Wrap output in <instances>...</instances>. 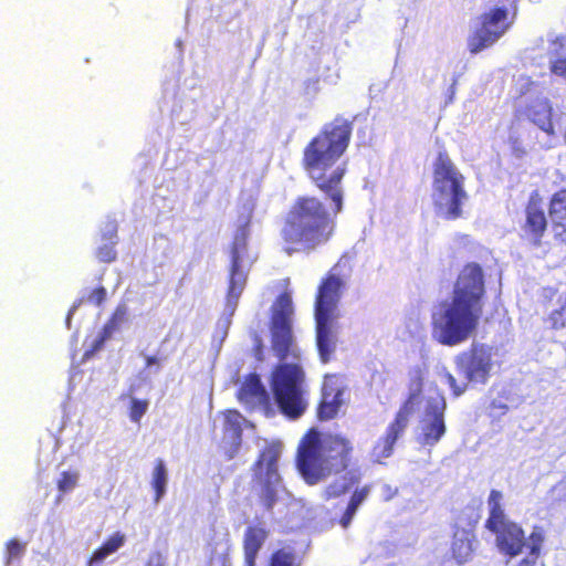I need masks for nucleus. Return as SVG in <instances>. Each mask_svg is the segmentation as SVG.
Listing matches in <instances>:
<instances>
[{
    "label": "nucleus",
    "instance_id": "obj_1",
    "mask_svg": "<svg viewBox=\"0 0 566 566\" xmlns=\"http://www.w3.org/2000/svg\"><path fill=\"white\" fill-rule=\"evenodd\" d=\"M353 134V120L335 117L303 149L302 168L312 184L331 201L332 212L317 197L297 196L282 219V251L292 256L310 254L326 245L336 232V216L344 208L343 180L347 164L338 163Z\"/></svg>",
    "mask_w": 566,
    "mask_h": 566
},
{
    "label": "nucleus",
    "instance_id": "obj_2",
    "mask_svg": "<svg viewBox=\"0 0 566 566\" xmlns=\"http://www.w3.org/2000/svg\"><path fill=\"white\" fill-rule=\"evenodd\" d=\"M295 306L289 292L280 293L270 307L271 350L280 361L272 370L270 387L280 411L290 419L300 418L307 409L305 373L298 364L285 363L300 357L293 324Z\"/></svg>",
    "mask_w": 566,
    "mask_h": 566
},
{
    "label": "nucleus",
    "instance_id": "obj_3",
    "mask_svg": "<svg viewBox=\"0 0 566 566\" xmlns=\"http://www.w3.org/2000/svg\"><path fill=\"white\" fill-rule=\"evenodd\" d=\"M485 294L484 275L480 264L467 263L454 283L450 301L440 304L432 315L436 340L446 346H455L476 331L483 314Z\"/></svg>",
    "mask_w": 566,
    "mask_h": 566
},
{
    "label": "nucleus",
    "instance_id": "obj_4",
    "mask_svg": "<svg viewBox=\"0 0 566 566\" xmlns=\"http://www.w3.org/2000/svg\"><path fill=\"white\" fill-rule=\"evenodd\" d=\"M354 446L339 433L322 437L316 428L308 429L297 446L296 468L304 481L314 485L331 472L339 473L353 462Z\"/></svg>",
    "mask_w": 566,
    "mask_h": 566
},
{
    "label": "nucleus",
    "instance_id": "obj_5",
    "mask_svg": "<svg viewBox=\"0 0 566 566\" xmlns=\"http://www.w3.org/2000/svg\"><path fill=\"white\" fill-rule=\"evenodd\" d=\"M343 258L321 280L315 294L314 319L315 340L319 360L327 364L332 360L337 348V321L340 317L338 304L345 287L344 280L335 273L346 265Z\"/></svg>",
    "mask_w": 566,
    "mask_h": 566
},
{
    "label": "nucleus",
    "instance_id": "obj_6",
    "mask_svg": "<svg viewBox=\"0 0 566 566\" xmlns=\"http://www.w3.org/2000/svg\"><path fill=\"white\" fill-rule=\"evenodd\" d=\"M433 203L446 220L463 216L462 205L468 199L464 176L459 171L447 151H440L433 164Z\"/></svg>",
    "mask_w": 566,
    "mask_h": 566
},
{
    "label": "nucleus",
    "instance_id": "obj_7",
    "mask_svg": "<svg viewBox=\"0 0 566 566\" xmlns=\"http://www.w3.org/2000/svg\"><path fill=\"white\" fill-rule=\"evenodd\" d=\"M502 492L491 490L488 497L489 517L485 527L495 535L499 552L509 559L521 555L527 546L528 537L520 524L511 521L502 505Z\"/></svg>",
    "mask_w": 566,
    "mask_h": 566
},
{
    "label": "nucleus",
    "instance_id": "obj_8",
    "mask_svg": "<svg viewBox=\"0 0 566 566\" xmlns=\"http://www.w3.org/2000/svg\"><path fill=\"white\" fill-rule=\"evenodd\" d=\"M281 455L280 443H269L259 453L252 464L253 482L260 488L259 500L270 511L277 501V488L282 482L277 462Z\"/></svg>",
    "mask_w": 566,
    "mask_h": 566
},
{
    "label": "nucleus",
    "instance_id": "obj_9",
    "mask_svg": "<svg viewBox=\"0 0 566 566\" xmlns=\"http://www.w3.org/2000/svg\"><path fill=\"white\" fill-rule=\"evenodd\" d=\"M509 10L505 7H494L479 17V23L468 38V50L476 54L502 38L510 29Z\"/></svg>",
    "mask_w": 566,
    "mask_h": 566
},
{
    "label": "nucleus",
    "instance_id": "obj_10",
    "mask_svg": "<svg viewBox=\"0 0 566 566\" xmlns=\"http://www.w3.org/2000/svg\"><path fill=\"white\" fill-rule=\"evenodd\" d=\"M416 397V394L408 397L396 412L392 421L387 426L384 434L374 443L370 451L373 462L382 464L386 459L394 454L396 442L403 436L408 427Z\"/></svg>",
    "mask_w": 566,
    "mask_h": 566
},
{
    "label": "nucleus",
    "instance_id": "obj_11",
    "mask_svg": "<svg viewBox=\"0 0 566 566\" xmlns=\"http://www.w3.org/2000/svg\"><path fill=\"white\" fill-rule=\"evenodd\" d=\"M492 365L491 350L482 344H473L457 357L458 368L472 382H486Z\"/></svg>",
    "mask_w": 566,
    "mask_h": 566
},
{
    "label": "nucleus",
    "instance_id": "obj_12",
    "mask_svg": "<svg viewBox=\"0 0 566 566\" xmlns=\"http://www.w3.org/2000/svg\"><path fill=\"white\" fill-rule=\"evenodd\" d=\"M478 523V514L471 515L461 512L455 518L451 555L458 564L468 562L473 555V543L476 539L475 528Z\"/></svg>",
    "mask_w": 566,
    "mask_h": 566
},
{
    "label": "nucleus",
    "instance_id": "obj_13",
    "mask_svg": "<svg viewBox=\"0 0 566 566\" xmlns=\"http://www.w3.org/2000/svg\"><path fill=\"white\" fill-rule=\"evenodd\" d=\"M524 222L521 226L524 237L535 247L542 245V240L548 228V219L544 210V199L538 190L530 193L524 208Z\"/></svg>",
    "mask_w": 566,
    "mask_h": 566
},
{
    "label": "nucleus",
    "instance_id": "obj_14",
    "mask_svg": "<svg viewBox=\"0 0 566 566\" xmlns=\"http://www.w3.org/2000/svg\"><path fill=\"white\" fill-rule=\"evenodd\" d=\"M446 402L430 401L420 420V434L418 442L423 447L436 446L446 433L444 423Z\"/></svg>",
    "mask_w": 566,
    "mask_h": 566
},
{
    "label": "nucleus",
    "instance_id": "obj_15",
    "mask_svg": "<svg viewBox=\"0 0 566 566\" xmlns=\"http://www.w3.org/2000/svg\"><path fill=\"white\" fill-rule=\"evenodd\" d=\"M344 388L336 375L325 376L322 398L317 406V417L322 421L334 419L343 405Z\"/></svg>",
    "mask_w": 566,
    "mask_h": 566
},
{
    "label": "nucleus",
    "instance_id": "obj_16",
    "mask_svg": "<svg viewBox=\"0 0 566 566\" xmlns=\"http://www.w3.org/2000/svg\"><path fill=\"white\" fill-rule=\"evenodd\" d=\"M548 218L554 238L566 243V189L554 192L548 202Z\"/></svg>",
    "mask_w": 566,
    "mask_h": 566
},
{
    "label": "nucleus",
    "instance_id": "obj_17",
    "mask_svg": "<svg viewBox=\"0 0 566 566\" xmlns=\"http://www.w3.org/2000/svg\"><path fill=\"white\" fill-rule=\"evenodd\" d=\"M269 537V531L260 525H249L243 534L242 548L244 566H256L260 551Z\"/></svg>",
    "mask_w": 566,
    "mask_h": 566
},
{
    "label": "nucleus",
    "instance_id": "obj_18",
    "mask_svg": "<svg viewBox=\"0 0 566 566\" xmlns=\"http://www.w3.org/2000/svg\"><path fill=\"white\" fill-rule=\"evenodd\" d=\"M526 117L548 136L555 135L553 107L548 99H535L525 108Z\"/></svg>",
    "mask_w": 566,
    "mask_h": 566
},
{
    "label": "nucleus",
    "instance_id": "obj_19",
    "mask_svg": "<svg viewBox=\"0 0 566 566\" xmlns=\"http://www.w3.org/2000/svg\"><path fill=\"white\" fill-rule=\"evenodd\" d=\"M239 399L249 405H265L269 401V395L258 374H249L242 382L239 392Z\"/></svg>",
    "mask_w": 566,
    "mask_h": 566
},
{
    "label": "nucleus",
    "instance_id": "obj_20",
    "mask_svg": "<svg viewBox=\"0 0 566 566\" xmlns=\"http://www.w3.org/2000/svg\"><path fill=\"white\" fill-rule=\"evenodd\" d=\"M247 274L241 270V264H238V256L233 258L230 265L229 285L227 292V303L231 307V314L237 308L239 298L245 287Z\"/></svg>",
    "mask_w": 566,
    "mask_h": 566
},
{
    "label": "nucleus",
    "instance_id": "obj_21",
    "mask_svg": "<svg viewBox=\"0 0 566 566\" xmlns=\"http://www.w3.org/2000/svg\"><path fill=\"white\" fill-rule=\"evenodd\" d=\"M126 311L124 307H117L107 322L104 324L99 335L96 339L93 340L88 350H86L85 356L93 355L94 353L102 349L105 342L109 339L113 334L119 329L122 323L125 321Z\"/></svg>",
    "mask_w": 566,
    "mask_h": 566
},
{
    "label": "nucleus",
    "instance_id": "obj_22",
    "mask_svg": "<svg viewBox=\"0 0 566 566\" xmlns=\"http://www.w3.org/2000/svg\"><path fill=\"white\" fill-rule=\"evenodd\" d=\"M125 543V536L116 532L112 534L88 558L86 566H102L104 560L119 549Z\"/></svg>",
    "mask_w": 566,
    "mask_h": 566
},
{
    "label": "nucleus",
    "instance_id": "obj_23",
    "mask_svg": "<svg viewBox=\"0 0 566 566\" xmlns=\"http://www.w3.org/2000/svg\"><path fill=\"white\" fill-rule=\"evenodd\" d=\"M369 493L370 485H364L359 489H356L353 492L345 511L343 512L338 520V523L343 528H347L350 525L359 505H361L366 501Z\"/></svg>",
    "mask_w": 566,
    "mask_h": 566
},
{
    "label": "nucleus",
    "instance_id": "obj_24",
    "mask_svg": "<svg viewBox=\"0 0 566 566\" xmlns=\"http://www.w3.org/2000/svg\"><path fill=\"white\" fill-rule=\"evenodd\" d=\"M528 552L525 557H523L518 563L514 566H536L537 560L542 553V547L545 541L544 533L541 528H535L528 536Z\"/></svg>",
    "mask_w": 566,
    "mask_h": 566
},
{
    "label": "nucleus",
    "instance_id": "obj_25",
    "mask_svg": "<svg viewBox=\"0 0 566 566\" xmlns=\"http://www.w3.org/2000/svg\"><path fill=\"white\" fill-rule=\"evenodd\" d=\"M167 484V470L164 460L157 459L155 461L151 486L155 490V502H159L166 493Z\"/></svg>",
    "mask_w": 566,
    "mask_h": 566
},
{
    "label": "nucleus",
    "instance_id": "obj_26",
    "mask_svg": "<svg viewBox=\"0 0 566 566\" xmlns=\"http://www.w3.org/2000/svg\"><path fill=\"white\" fill-rule=\"evenodd\" d=\"M359 481H360L359 474H350L349 478L347 479V482H344V483L333 482L325 488L323 497L327 501L332 500V499L339 497V496L346 494L352 486L358 484Z\"/></svg>",
    "mask_w": 566,
    "mask_h": 566
},
{
    "label": "nucleus",
    "instance_id": "obj_27",
    "mask_svg": "<svg viewBox=\"0 0 566 566\" xmlns=\"http://www.w3.org/2000/svg\"><path fill=\"white\" fill-rule=\"evenodd\" d=\"M268 566H301V564L293 548L282 547L271 554Z\"/></svg>",
    "mask_w": 566,
    "mask_h": 566
},
{
    "label": "nucleus",
    "instance_id": "obj_28",
    "mask_svg": "<svg viewBox=\"0 0 566 566\" xmlns=\"http://www.w3.org/2000/svg\"><path fill=\"white\" fill-rule=\"evenodd\" d=\"M248 234L249 221L242 227L240 233L234 237L231 245V262H233L234 256H238V264H241L242 253L245 252L248 245Z\"/></svg>",
    "mask_w": 566,
    "mask_h": 566
},
{
    "label": "nucleus",
    "instance_id": "obj_29",
    "mask_svg": "<svg viewBox=\"0 0 566 566\" xmlns=\"http://www.w3.org/2000/svg\"><path fill=\"white\" fill-rule=\"evenodd\" d=\"M106 294H107L106 289L104 286L101 285V286L95 287L94 290H92L90 292V294L86 296V298H80L77 302H75V304L73 305V307L70 311V314L75 312V310L84 302L92 303L96 306L102 305L104 303V301L106 300Z\"/></svg>",
    "mask_w": 566,
    "mask_h": 566
},
{
    "label": "nucleus",
    "instance_id": "obj_30",
    "mask_svg": "<svg viewBox=\"0 0 566 566\" xmlns=\"http://www.w3.org/2000/svg\"><path fill=\"white\" fill-rule=\"evenodd\" d=\"M241 415L235 410H228L224 413V430L233 432L237 438H240L241 428Z\"/></svg>",
    "mask_w": 566,
    "mask_h": 566
},
{
    "label": "nucleus",
    "instance_id": "obj_31",
    "mask_svg": "<svg viewBox=\"0 0 566 566\" xmlns=\"http://www.w3.org/2000/svg\"><path fill=\"white\" fill-rule=\"evenodd\" d=\"M148 400L132 398L129 406V418L133 422H139L148 409Z\"/></svg>",
    "mask_w": 566,
    "mask_h": 566
},
{
    "label": "nucleus",
    "instance_id": "obj_32",
    "mask_svg": "<svg viewBox=\"0 0 566 566\" xmlns=\"http://www.w3.org/2000/svg\"><path fill=\"white\" fill-rule=\"evenodd\" d=\"M77 480L78 474L76 472L63 471L56 483L59 491L65 493L73 490L77 484Z\"/></svg>",
    "mask_w": 566,
    "mask_h": 566
},
{
    "label": "nucleus",
    "instance_id": "obj_33",
    "mask_svg": "<svg viewBox=\"0 0 566 566\" xmlns=\"http://www.w3.org/2000/svg\"><path fill=\"white\" fill-rule=\"evenodd\" d=\"M95 255L99 262L111 263L116 260L117 252L114 243L104 244L97 248Z\"/></svg>",
    "mask_w": 566,
    "mask_h": 566
},
{
    "label": "nucleus",
    "instance_id": "obj_34",
    "mask_svg": "<svg viewBox=\"0 0 566 566\" xmlns=\"http://www.w3.org/2000/svg\"><path fill=\"white\" fill-rule=\"evenodd\" d=\"M7 551V563H10L13 558H19L23 552L24 546L17 539H10L6 545Z\"/></svg>",
    "mask_w": 566,
    "mask_h": 566
},
{
    "label": "nucleus",
    "instance_id": "obj_35",
    "mask_svg": "<svg viewBox=\"0 0 566 566\" xmlns=\"http://www.w3.org/2000/svg\"><path fill=\"white\" fill-rule=\"evenodd\" d=\"M551 71L555 75L566 77V57H557L551 64Z\"/></svg>",
    "mask_w": 566,
    "mask_h": 566
},
{
    "label": "nucleus",
    "instance_id": "obj_36",
    "mask_svg": "<svg viewBox=\"0 0 566 566\" xmlns=\"http://www.w3.org/2000/svg\"><path fill=\"white\" fill-rule=\"evenodd\" d=\"M146 566H165V558L160 552L153 553L147 563Z\"/></svg>",
    "mask_w": 566,
    "mask_h": 566
},
{
    "label": "nucleus",
    "instance_id": "obj_37",
    "mask_svg": "<svg viewBox=\"0 0 566 566\" xmlns=\"http://www.w3.org/2000/svg\"><path fill=\"white\" fill-rule=\"evenodd\" d=\"M254 340H255V344H254V354H255V357H256L258 359H262L263 348H264V345H263L262 338H261L259 335H255Z\"/></svg>",
    "mask_w": 566,
    "mask_h": 566
},
{
    "label": "nucleus",
    "instance_id": "obj_38",
    "mask_svg": "<svg viewBox=\"0 0 566 566\" xmlns=\"http://www.w3.org/2000/svg\"><path fill=\"white\" fill-rule=\"evenodd\" d=\"M555 316L562 317L563 316V311H560V310L555 311V312H553V314L551 316L552 319H554V323H553V327L554 328L563 327L564 326V322L558 323L557 319L555 318Z\"/></svg>",
    "mask_w": 566,
    "mask_h": 566
},
{
    "label": "nucleus",
    "instance_id": "obj_39",
    "mask_svg": "<svg viewBox=\"0 0 566 566\" xmlns=\"http://www.w3.org/2000/svg\"><path fill=\"white\" fill-rule=\"evenodd\" d=\"M449 384L453 389L455 396H460L463 392V389L457 387V381L453 376L449 375Z\"/></svg>",
    "mask_w": 566,
    "mask_h": 566
},
{
    "label": "nucleus",
    "instance_id": "obj_40",
    "mask_svg": "<svg viewBox=\"0 0 566 566\" xmlns=\"http://www.w3.org/2000/svg\"><path fill=\"white\" fill-rule=\"evenodd\" d=\"M145 363H146V367L149 368L153 365L159 366L160 365V359L157 358L156 356H147Z\"/></svg>",
    "mask_w": 566,
    "mask_h": 566
},
{
    "label": "nucleus",
    "instance_id": "obj_41",
    "mask_svg": "<svg viewBox=\"0 0 566 566\" xmlns=\"http://www.w3.org/2000/svg\"><path fill=\"white\" fill-rule=\"evenodd\" d=\"M499 407L503 410V412L507 410V407L505 405H500Z\"/></svg>",
    "mask_w": 566,
    "mask_h": 566
}]
</instances>
